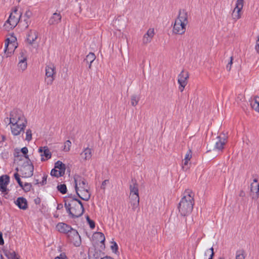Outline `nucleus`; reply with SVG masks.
<instances>
[{
    "instance_id": "obj_5",
    "label": "nucleus",
    "mask_w": 259,
    "mask_h": 259,
    "mask_svg": "<svg viewBox=\"0 0 259 259\" xmlns=\"http://www.w3.org/2000/svg\"><path fill=\"white\" fill-rule=\"evenodd\" d=\"M21 15L22 13L18 12V8L15 7L5 25L9 24L10 28H14L18 22L22 23Z\"/></svg>"
},
{
    "instance_id": "obj_58",
    "label": "nucleus",
    "mask_w": 259,
    "mask_h": 259,
    "mask_svg": "<svg viewBox=\"0 0 259 259\" xmlns=\"http://www.w3.org/2000/svg\"><path fill=\"white\" fill-rule=\"evenodd\" d=\"M214 255H210L208 259H213V257Z\"/></svg>"
},
{
    "instance_id": "obj_26",
    "label": "nucleus",
    "mask_w": 259,
    "mask_h": 259,
    "mask_svg": "<svg viewBox=\"0 0 259 259\" xmlns=\"http://www.w3.org/2000/svg\"><path fill=\"white\" fill-rule=\"evenodd\" d=\"M82 158L85 160H90L92 156V150L89 148H86L81 153Z\"/></svg>"
},
{
    "instance_id": "obj_34",
    "label": "nucleus",
    "mask_w": 259,
    "mask_h": 259,
    "mask_svg": "<svg viewBox=\"0 0 259 259\" xmlns=\"http://www.w3.org/2000/svg\"><path fill=\"white\" fill-rule=\"evenodd\" d=\"M95 237L98 239V241H100L101 243H103L105 241L104 235L101 232H97L95 233Z\"/></svg>"
},
{
    "instance_id": "obj_24",
    "label": "nucleus",
    "mask_w": 259,
    "mask_h": 259,
    "mask_svg": "<svg viewBox=\"0 0 259 259\" xmlns=\"http://www.w3.org/2000/svg\"><path fill=\"white\" fill-rule=\"evenodd\" d=\"M249 103L252 108L255 111L259 112V97L255 96L254 98L250 99Z\"/></svg>"
},
{
    "instance_id": "obj_29",
    "label": "nucleus",
    "mask_w": 259,
    "mask_h": 259,
    "mask_svg": "<svg viewBox=\"0 0 259 259\" xmlns=\"http://www.w3.org/2000/svg\"><path fill=\"white\" fill-rule=\"evenodd\" d=\"M64 175L63 172L61 171H59V169H57L54 167L53 169H52L51 171V175L53 177H55L56 178H59L60 177L63 176Z\"/></svg>"
},
{
    "instance_id": "obj_33",
    "label": "nucleus",
    "mask_w": 259,
    "mask_h": 259,
    "mask_svg": "<svg viewBox=\"0 0 259 259\" xmlns=\"http://www.w3.org/2000/svg\"><path fill=\"white\" fill-rule=\"evenodd\" d=\"M27 66V63L26 61H22V60L19 61V63H18V67H19V70H21L22 71H23L24 70H25L26 69Z\"/></svg>"
},
{
    "instance_id": "obj_14",
    "label": "nucleus",
    "mask_w": 259,
    "mask_h": 259,
    "mask_svg": "<svg viewBox=\"0 0 259 259\" xmlns=\"http://www.w3.org/2000/svg\"><path fill=\"white\" fill-rule=\"evenodd\" d=\"M38 152L40 153L41 161H45L51 158V153L47 146L39 147Z\"/></svg>"
},
{
    "instance_id": "obj_22",
    "label": "nucleus",
    "mask_w": 259,
    "mask_h": 259,
    "mask_svg": "<svg viewBox=\"0 0 259 259\" xmlns=\"http://www.w3.org/2000/svg\"><path fill=\"white\" fill-rule=\"evenodd\" d=\"M15 203L20 209L25 210L27 208V200L23 197L18 198Z\"/></svg>"
},
{
    "instance_id": "obj_13",
    "label": "nucleus",
    "mask_w": 259,
    "mask_h": 259,
    "mask_svg": "<svg viewBox=\"0 0 259 259\" xmlns=\"http://www.w3.org/2000/svg\"><path fill=\"white\" fill-rule=\"evenodd\" d=\"M154 35V28H149L147 32L144 35L142 41L144 45H146L150 43Z\"/></svg>"
},
{
    "instance_id": "obj_38",
    "label": "nucleus",
    "mask_w": 259,
    "mask_h": 259,
    "mask_svg": "<svg viewBox=\"0 0 259 259\" xmlns=\"http://www.w3.org/2000/svg\"><path fill=\"white\" fill-rule=\"evenodd\" d=\"M19 61H27V57L26 56V52L22 51L20 53V56H19Z\"/></svg>"
},
{
    "instance_id": "obj_21",
    "label": "nucleus",
    "mask_w": 259,
    "mask_h": 259,
    "mask_svg": "<svg viewBox=\"0 0 259 259\" xmlns=\"http://www.w3.org/2000/svg\"><path fill=\"white\" fill-rule=\"evenodd\" d=\"M130 203L132 206V209L135 210L137 208H139V195H134L130 196Z\"/></svg>"
},
{
    "instance_id": "obj_63",
    "label": "nucleus",
    "mask_w": 259,
    "mask_h": 259,
    "mask_svg": "<svg viewBox=\"0 0 259 259\" xmlns=\"http://www.w3.org/2000/svg\"><path fill=\"white\" fill-rule=\"evenodd\" d=\"M16 170L18 171V168H16Z\"/></svg>"
},
{
    "instance_id": "obj_52",
    "label": "nucleus",
    "mask_w": 259,
    "mask_h": 259,
    "mask_svg": "<svg viewBox=\"0 0 259 259\" xmlns=\"http://www.w3.org/2000/svg\"><path fill=\"white\" fill-rule=\"evenodd\" d=\"M88 223L90 225V227L91 229H94L95 227V224L93 220H90L89 222H88Z\"/></svg>"
},
{
    "instance_id": "obj_36",
    "label": "nucleus",
    "mask_w": 259,
    "mask_h": 259,
    "mask_svg": "<svg viewBox=\"0 0 259 259\" xmlns=\"http://www.w3.org/2000/svg\"><path fill=\"white\" fill-rule=\"evenodd\" d=\"M71 145V142L70 140H67L64 143V150L66 152H68L70 149V147Z\"/></svg>"
},
{
    "instance_id": "obj_28",
    "label": "nucleus",
    "mask_w": 259,
    "mask_h": 259,
    "mask_svg": "<svg viewBox=\"0 0 259 259\" xmlns=\"http://www.w3.org/2000/svg\"><path fill=\"white\" fill-rule=\"evenodd\" d=\"M55 168L61 171L63 174H65L66 166L65 165L60 161H57L55 164Z\"/></svg>"
},
{
    "instance_id": "obj_10",
    "label": "nucleus",
    "mask_w": 259,
    "mask_h": 259,
    "mask_svg": "<svg viewBox=\"0 0 259 259\" xmlns=\"http://www.w3.org/2000/svg\"><path fill=\"white\" fill-rule=\"evenodd\" d=\"M70 241H71L73 244L76 246H79L81 243L80 237L78 232L72 229L71 231L68 234Z\"/></svg>"
},
{
    "instance_id": "obj_59",
    "label": "nucleus",
    "mask_w": 259,
    "mask_h": 259,
    "mask_svg": "<svg viewBox=\"0 0 259 259\" xmlns=\"http://www.w3.org/2000/svg\"><path fill=\"white\" fill-rule=\"evenodd\" d=\"M214 255H210L208 259H213V257Z\"/></svg>"
},
{
    "instance_id": "obj_9",
    "label": "nucleus",
    "mask_w": 259,
    "mask_h": 259,
    "mask_svg": "<svg viewBox=\"0 0 259 259\" xmlns=\"http://www.w3.org/2000/svg\"><path fill=\"white\" fill-rule=\"evenodd\" d=\"M33 166L30 161H27L22 166L21 171L22 177L24 178H29L33 175Z\"/></svg>"
},
{
    "instance_id": "obj_37",
    "label": "nucleus",
    "mask_w": 259,
    "mask_h": 259,
    "mask_svg": "<svg viewBox=\"0 0 259 259\" xmlns=\"http://www.w3.org/2000/svg\"><path fill=\"white\" fill-rule=\"evenodd\" d=\"M243 250H238L236 252V259H244Z\"/></svg>"
},
{
    "instance_id": "obj_46",
    "label": "nucleus",
    "mask_w": 259,
    "mask_h": 259,
    "mask_svg": "<svg viewBox=\"0 0 259 259\" xmlns=\"http://www.w3.org/2000/svg\"><path fill=\"white\" fill-rule=\"evenodd\" d=\"M54 259H68V258L65 253H62Z\"/></svg>"
},
{
    "instance_id": "obj_48",
    "label": "nucleus",
    "mask_w": 259,
    "mask_h": 259,
    "mask_svg": "<svg viewBox=\"0 0 259 259\" xmlns=\"http://www.w3.org/2000/svg\"><path fill=\"white\" fill-rule=\"evenodd\" d=\"M21 151L25 155V157L28 158V155H26L28 151L27 148L26 147H23L21 149Z\"/></svg>"
},
{
    "instance_id": "obj_11",
    "label": "nucleus",
    "mask_w": 259,
    "mask_h": 259,
    "mask_svg": "<svg viewBox=\"0 0 259 259\" xmlns=\"http://www.w3.org/2000/svg\"><path fill=\"white\" fill-rule=\"evenodd\" d=\"M250 196L252 199L256 200L259 197V184L256 179L250 185Z\"/></svg>"
},
{
    "instance_id": "obj_39",
    "label": "nucleus",
    "mask_w": 259,
    "mask_h": 259,
    "mask_svg": "<svg viewBox=\"0 0 259 259\" xmlns=\"http://www.w3.org/2000/svg\"><path fill=\"white\" fill-rule=\"evenodd\" d=\"M24 191H29L30 190L31 188V185L30 183H26L23 185L22 184V187H21Z\"/></svg>"
},
{
    "instance_id": "obj_20",
    "label": "nucleus",
    "mask_w": 259,
    "mask_h": 259,
    "mask_svg": "<svg viewBox=\"0 0 259 259\" xmlns=\"http://www.w3.org/2000/svg\"><path fill=\"white\" fill-rule=\"evenodd\" d=\"M31 12L28 10L25 12L24 15L23 17L22 16L21 17L22 22L24 23L23 26L25 28H27L29 25L30 23L29 18L31 17Z\"/></svg>"
},
{
    "instance_id": "obj_62",
    "label": "nucleus",
    "mask_w": 259,
    "mask_h": 259,
    "mask_svg": "<svg viewBox=\"0 0 259 259\" xmlns=\"http://www.w3.org/2000/svg\"><path fill=\"white\" fill-rule=\"evenodd\" d=\"M0 259H3V256L2 254H0Z\"/></svg>"
},
{
    "instance_id": "obj_18",
    "label": "nucleus",
    "mask_w": 259,
    "mask_h": 259,
    "mask_svg": "<svg viewBox=\"0 0 259 259\" xmlns=\"http://www.w3.org/2000/svg\"><path fill=\"white\" fill-rule=\"evenodd\" d=\"M38 33L35 30H30L27 35V41L30 45H33L37 38Z\"/></svg>"
},
{
    "instance_id": "obj_47",
    "label": "nucleus",
    "mask_w": 259,
    "mask_h": 259,
    "mask_svg": "<svg viewBox=\"0 0 259 259\" xmlns=\"http://www.w3.org/2000/svg\"><path fill=\"white\" fill-rule=\"evenodd\" d=\"M189 160H184V162L183 163L182 168L184 170H187L188 168V164Z\"/></svg>"
},
{
    "instance_id": "obj_27",
    "label": "nucleus",
    "mask_w": 259,
    "mask_h": 259,
    "mask_svg": "<svg viewBox=\"0 0 259 259\" xmlns=\"http://www.w3.org/2000/svg\"><path fill=\"white\" fill-rule=\"evenodd\" d=\"M130 196H133L134 195H139L138 185L136 183H134L133 185H130Z\"/></svg>"
},
{
    "instance_id": "obj_49",
    "label": "nucleus",
    "mask_w": 259,
    "mask_h": 259,
    "mask_svg": "<svg viewBox=\"0 0 259 259\" xmlns=\"http://www.w3.org/2000/svg\"><path fill=\"white\" fill-rule=\"evenodd\" d=\"M48 178V175L44 174L42 177V180L41 182L40 183L41 185H44L47 184V180Z\"/></svg>"
},
{
    "instance_id": "obj_40",
    "label": "nucleus",
    "mask_w": 259,
    "mask_h": 259,
    "mask_svg": "<svg viewBox=\"0 0 259 259\" xmlns=\"http://www.w3.org/2000/svg\"><path fill=\"white\" fill-rule=\"evenodd\" d=\"M244 6V0H237L235 4V7L243 9Z\"/></svg>"
},
{
    "instance_id": "obj_60",
    "label": "nucleus",
    "mask_w": 259,
    "mask_h": 259,
    "mask_svg": "<svg viewBox=\"0 0 259 259\" xmlns=\"http://www.w3.org/2000/svg\"><path fill=\"white\" fill-rule=\"evenodd\" d=\"M208 251H209V250H207L205 252V253H204V255H205V256H206V255H207V252H208Z\"/></svg>"
},
{
    "instance_id": "obj_2",
    "label": "nucleus",
    "mask_w": 259,
    "mask_h": 259,
    "mask_svg": "<svg viewBox=\"0 0 259 259\" xmlns=\"http://www.w3.org/2000/svg\"><path fill=\"white\" fill-rule=\"evenodd\" d=\"M194 193L192 190L187 189L185 191L178 205L179 211L181 215L186 216L191 213L194 204Z\"/></svg>"
},
{
    "instance_id": "obj_45",
    "label": "nucleus",
    "mask_w": 259,
    "mask_h": 259,
    "mask_svg": "<svg viewBox=\"0 0 259 259\" xmlns=\"http://www.w3.org/2000/svg\"><path fill=\"white\" fill-rule=\"evenodd\" d=\"M233 57H231L230 58V62L228 63V64L226 66V68H227V70H228V71H230L231 69V66L233 63Z\"/></svg>"
},
{
    "instance_id": "obj_8",
    "label": "nucleus",
    "mask_w": 259,
    "mask_h": 259,
    "mask_svg": "<svg viewBox=\"0 0 259 259\" xmlns=\"http://www.w3.org/2000/svg\"><path fill=\"white\" fill-rule=\"evenodd\" d=\"M189 78V73L187 71L182 70L178 75V81L180 85L179 88L180 92L184 91L185 87L187 84V80Z\"/></svg>"
},
{
    "instance_id": "obj_4",
    "label": "nucleus",
    "mask_w": 259,
    "mask_h": 259,
    "mask_svg": "<svg viewBox=\"0 0 259 259\" xmlns=\"http://www.w3.org/2000/svg\"><path fill=\"white\" fill-rule=\"evenodd\" d=\"M188 24L187 12L184 10H180L173 25L172 33L175 34L183 35L186 31Z\"/></svg>"
},
{
    "instance_id": "obj_1",
    "label": "nucleus",
    "mask_w": 259,
    "mask_h": 259,
    "mask_svg": "<svg viewBox=\"0 0 259 259\" xmlns=\"http://www.w3.org/2000/svg\"><path fill=\"white\" fill-rule=\"evenodd\" d=\"M7 123L11 124V132L13 135L18 136L21 132H23L26 126L27 121L21 112L18 110H14L10 113V118L7 117L5 119Z\"/></svg>"
},
{
    "instance_id": "obj_17",
    "label": "nucleus",
    "mask_w": 259,
    "mask_h": 259,
    "mask_svg": "<svg viewBox=\"0 0 259 259\" xmlns=\"http://www.w3.org/2000/svg\"><path fill=\"white\" fill-rule=\"evenodd\" d=\"M57 230L61 233H66L67 235L71 231V226L64 223H59L56 226Z\"/></svg>"
},
{
    "instance_id": "obj_23",
    "label": "nucleus",
    "mask_w": 259,
    "mask_h": 259,
    "mask_svg": "<svg viewBox=\"0 0 259 259\" xmlns=\"http://www.w3.org/2000/svg\"><path fill=\"white\" fill-rule=\"evenodd\" d=\"M242 9L237 7H235L231 14L232 20L236 21L241 17V11Z\"/></svg>"
},
{
    "instance_id": "obj_43",
    "label": "nucleus",
    "mask_w": 259,
    "mask_h": 259,
    "mask_svg": "<svg viewBox=\"0 0 259 259\" xmlns=\"http://www.w3.org/2000/svg\"><path fill=\"white\" fill-rule=\"evenodd\" d=\"M14 177H15V179L16 180L17 182H18V183L19 184V186L20 187H22V182H21L20 178V176L17 172H16L14 174Z\"/></svg>"
},
{
    "instance_id": "obj_42",
    "label": "nucleus",
    "mask_w": 259,
    "mask_h": 259,
    "mask_svg": "<svg viewBox=\"0 0 259 259\" xmlns=\"http://www.w3.org/2000/svg\"><path fill=\"white\" fill-rule=\"evenodd\" d=\"M111 244V248L113 252L116 253L118 250V245L115 242H112Z\"/></svg>"
},
{
    "instance_id": "obj_51",
    "label": "nucleus",
    "mask_w": 259,
    "mask_h": 259,
    "mask_svg": "<svg viewBox=\"0 0 259 259\" xmlns=\"http://www.w3.org/2000/svg\"><path fill=\"white\" fill-rule=\"evenodd\" d=\"M10 257L11 259H19V258L17 256L16 254L14 251L10 253Z\"/></svg>"
},
{
    "instance_id": "obj_31",
    "label": "nucleus",
    "mask_w": 259,
    "mask_h": 259,
    "mask_svg": "<svg viewBox=\"0 0 259 259\" xmlns=\"http://www.w3.org/2000/svg\"><path fill=\"white\" fill-rule=\"evenodd\" d=\"M140 98L138 95H134L132 96L131 97V104L133 106H136L139 101Z\"/></svg>"
},
{
    "instance_id": "obj_32",
    "label": "nucleus",
    "mask_w": 259,
    "mask_h": 259,
    "mask_svg": "<svg viewBox=\"0 0 259 259\" xmlns=\"http://www.w3.org/2000/svg\"><path fill=\"white\" fill-rule=\"evenodd\" d=\"M57 190L62 194H64L67 192V187L65 184H60L57 186Z\"/></svg>"
},
{
    "instance_id": "obj_19",
    "label": "nucleus",
    "mask_w": 259,
    "mask_h": 259,
    "mask_svg": "<svg viewBox=\"0 0 259 259\" xmlns=\"http://www.w3.org/2000/svg\"><path fill=\"white\" fill-rule=\"evenodd\" d=\"M9 182V177L7 175L2 176L0 178V191L4 192L7 190V186Z\"/></svg>"
},
{
    "instance_id": "obj_3",
    "label": "nucleus",
    "mask_w": 259,
    "mask_h": 259,
    "mask_svg": "<svg viewBox=\"0 0 259 259\" xmlns=\"http://www.w3.org/2000/svg\"><path fill=\"white\" fill-rule=\"evenodd\" d=\"M65 207L72 218L80 217L83 213L84 208L80 200L71 197L65 200Z\"/></svg>"
},
{
    "instance_id": "obj_61",
    "label": "nucleus",
    "mask_w": 259,
    "mask_h": 259,
    "mask_svg": "<svg viewBox=\"0 0 259 259\" xmlns=\"http://www.w3.org/2000/svg\"><path fill=\"white\" fill-rule=\"evenodd\" d=\"M243 194H244V192H243V191H242V192H241V193H240V196H243Z\"/></svg>"
},
{
    "instance_id": "obj_55",
    "label": "nucleus",
    "mask_w": 259,
    "mask_h": 259,
    "mask_svg": "<svg viewBox=\"0 0 259 259\" xmlns=\"http://www.w3.org/2000/svg\"><path fill=\"white\" fill-rule=\"evenodd\" d=\"M63 207V205L62 204H58V206H57V209H60L61 208H62Z\"/></svg>"
},
{
    "instance_id": "obj_15",
    "label": "nucleus",
    "mask_w": 259,
    "mask_h": 259,
    "mask_svg": "<svg viewBox=\"0 0 259 259\" xmlns=\"http://www.w3.org/2000/svg\"><path fill=\"white\" fill-rule=\"evenodd\" d=\"M5 47L4 49L5 56L6 57H8L14 52V50L16 48L15 44L9 42V39L8 38L5 43Z\"/></svg>"
},
{
    "instance_id": "obj_25",
    "label": "nucleus",
    "mask_w": 259,
    "mask_h": 259,
    "mask_svg": "<svg viewBox=\"0 0 259 259\" xmlns=\"http://www.w3.org/2000/svg\"><path fill=\"white\" fill-rule=\"evenodd\" d=\"M76 193L81 199L85 201H88L91 197V193L89 192V189L81 190V191Z\"/></svg>"
},
{
    "instance_id": "obj_12",
    "label": "nucleus",
    "mask_w": 259,
    "mask_h": 259,
    "mask_svg": "<svg viewBox=\"0 0 259 259\" xmlns=\"http://www.w3.org/2000/svg\"><path fill=\"white\" fill-rule=\"evenodd\" d=\"M226 142L227 140L225 138H221L220 136H218L214 144L213 150L219 152H222Z\"/></svg>"
},
{
    "instance_id": "obj_6",
    "label": "nucleus",
    "mask_w": 259,
    "mask_h": 259,
    "mask_svg": "<svg viewBox=\"0 0 259 259\" xmlns=\"http://www.w3.org/2000/svg\"><path fill=\"white\" fill-rule=\"evenodd\" d=\"M56 74V67L53 64H49L46 67L45 81L47 85H51L54 79Z\"/></svg>"
},
{
    "instance_id": "obj_56",
    "label": "nucleus",
    "mask_w": 259,
    "mask_h": 259,
    "mask_svg": "<svg viewBox=\"0 0 259 259\" xmlns=\"http://www.w3.org/2000/svg\"><path fill=\"white\" fill-rule=\"evenodd\" d=\"M86 219H87V220L88 222H89V221H90V220H91L90 219V218H89V216H87Z\"/></svg>"
},
{
    "instance_id": "obj_44",
    "label": "nucleus",
    "mask_w": 259,
    "mask_h": 259,
    "mask_svg": "<svg viewBox=\"0 0 259 259\" xmlns=\"http://www.w3.org/2000/svg\"><path fill=\"white\" fill-rule=\"evenodd\" d=\"M109 183V180H104L101 184V188L104 190L106 189V185Z\"/></svg>"
},
{
    "instance_id": "obj_30",
    "label": "nucleus",
    "mask_w": 259,
    "mask_h": 259,
    "mask_svg": "<svg viewBox=\"0 0 259 259\" xmlns=\"http://www.w3.org/2000/svg\"><path fill=\"white\" fill-rule=\"evenodd\" d=\"M95 59L96 56L95 54L93 53H90L86 56V58L84 59V61H85L87 63L91 62V63H92Z\"/></svg>"
},
{
    "instance_id": "obj_41",
    "label": "nucleus",
    "mask_w": 259,
    "mask_h": 259,
    "mask_svg": "<svg viewBox=\"0 0 259 259\" xmlns=\"http://www.w3.org/2000/svg\"><path fill=\"white\" fill-rule=\"evenodd\" d=\"M192 158V151L190 149L188 150L185 156L184 160H190Z\"/></svg>"
},
{
    "instance_id": "obj_50",
    "label": "nucleus",
    "mask_w": 259,
    "mask_h": 259,
    "mask_svg": "<svg viewBox=\"0 0 259 259\" xmlns=\"http://www.w3.org/2000/svg\"><path fill=\"white\" fill-rule=\"evenodd\" d=\"M255 50L258 54H259V37H258L257 39L255 45Z\"/></svg>"
},
{
    "instance_id": "obj_54",
    "label": "nucleus",
    "mask_w": 259,
    "mask_h": 259,
    "mask_svg": "<svg viewBox=\"0 0 259 259\" xmlns=\"http://www.w3.org/2000/svg\"><path fill=\"white\" fill-rule=\"evenodd\" d=\"M210 252H211V253L210 255H214V251H213V247H211L209 249Z\"/></svg>"
},
{
    "instance_id": "obj_16",
    "label": "nucleus",
    "mask_w": 259,
    "mask_h": 259,
    "mask_svg": "<svg viewBox=\"0 0 259 259\" xmlns=\"http://www.w3.org/2000/svg\"><path fill=\"white\" fill-rule=\"evenodd\" d=\"M62 19V16L60 13H54L49 20V24L51 25H55L59 24Z\"/></svg>"
},
{
    "instance_id": "obj_53",
    "label": "nucleus",
    "mask_w": 259,
    "mask_h": 259,
    "mask_svg": "<svg viewBox=\"0 0 259 259\" xmlns=\"http://www.w3.org/2000/svg\"><path fill=\"white\" fill-rule=\"evenodd\" d=\"M4 244V241L3 238V234L0 232V245H3Z\"/></svg>"
},
{
    "instance_id": "obj_7",
    "label": "nucleus",
    "mask_w": 259,
    "mask_h": 259,
    "mask_svg": "<svg viewBox=\"0 0 259 259\" xmlns=\"http://www.w3.org/2000/svg\"><path fill=\"white\" fill-rule=\"evenodd\" d=\"M74 180L75 182V188L76 193L81 191V190L89 189L88 184L84 179L77 176L74 177Z\"/></svg>"
},
{
    "instance_id": "obj_35",
    "label": "nucleus",
    "mask_w": 259,
    "mask_h": 259,
    "mask_svg": "<svg viewBox=\"0 0 259 259\" xmlns=\"http://www.w3.org/2000/svg\"><path fill=\"white\" fill-rule=\"evenodd\" d=\"M32 139V131L30 129L27 130L26 132V138L25 140L29 142Z\"/></svg>"
},
{
    "instance_id": "obj_57",
    "label": "nucleus",
    "mask_w": 259,
    "mask_h": 259,
    "mask_svg": "<svg viewBox=\"0 0 259 259\" xmlns=\"http://www.w3.org/2000/svg\"><path fill=\"white\" fill-rule=\"evenodd\" d=\"M88 63H89V68L91 69L92 67V63H91V62H89Z\"/></svg>"
}]
</instances>
